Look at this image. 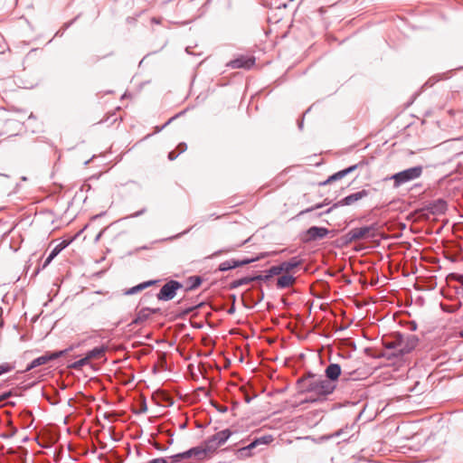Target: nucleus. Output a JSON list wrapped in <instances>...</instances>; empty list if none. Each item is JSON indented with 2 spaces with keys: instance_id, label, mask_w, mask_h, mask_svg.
<instances>
[{
  "instance_id": "nucleus-6",
  "label": "nucleus",
  "mask_w": 463,
  "mask_h": 463,
  "mask_svg": "<svg viewBox=\"0 0 463 463\" xmlns=\"http://www.w3.org/2000/svg\"><path fill=\"white\" fill-rule=\"evenodd\" d=\"M273 440L271 435H265L260 438H256L248 445H245L236 450V456L240 459L250 458L253 455L252 450L260 445H268Z\"/></svg>"
},
{
  "instance_id": "nucleus-24",
  "label": "nucleus",
  "mask_w": 463,
  "mask_h": 463,
  "mask_svg": "<svg viewBox=\"0 0 463 463\" xmlns=\"http://www.w3.org/2000/svg\"><path fill=\"white\" fill-rule=\"evenodd\" d=\"M147 318H148V314H147L146 310H141L138 312L136 318L133 320V323L140 324V323L144 322L145 320H146Z\"/></svg>"
},
{
  "instance_id": "nucleus-13",
  "label": "nucleus",
  "mask_w": 463,
  "mask_h": 463,
  "mask_svg": "<svg viewBox=\"0 0 463 463\" xmlns=\"http://www.w3.org/2000/svg\"><path fill=\"white\" fill-rule=\"evenodd\" d=\"M361 197H362V193H360V192L352 194L343 198L339 202L335 203L332 207L328 208L324 213L327 214V213H331L334 208H336L338 206L350 205V204L354 203V202H356L357 200H359Z\"/></svg>"
},
{
  "instance_id": "nucleus-28",
  "label": "nucleus",
  "mask_w": 463,
  "mask_h": 463,
  "mask_svg": "<svg viewBox=\"0 0 463 463\" xmlns=\"http://www.w3.org/2000/svg\"><path fill=\"white\" fill-rule=\"evenodd\" d=\"M234 249L233 248H225V249H222V250H216L214 251L213 254H211L210 256L206 257V259H213V258H215L217 256H220L221 254L222 253H228V252H231Z\"/></svg>"
},
{
  "instance_id": "nucleus-8",
  "label": "nucleus",
  "mask_w": 463,
  "mask_h": 463,
  "mask_svg": "<svg viewBox=\"0 0 463 463\" xmlns=\"http://www.w3.org/2000/svg\"><path fill=\"white\" fill-rule=\"evenodd\" d=\"M232 431L229 429L222 430L214 435L209 437L204 443L208 446L211 453L215 452L218 448L222 446L232 435Z\"/></svg>"
},
{
  "instance_id": "nucleus-32",
  "label": "nucleus",
  "mask_w": 463,
  "mask_h": 463,
  "mask_svg": "<svg viewBox=\"0 0 463 463\" xmlns=\"http://www.w3.org/2000/svg\"><path fill=\"white\" fill-rule=\"evenodd\" d=\"M180 154L179 153H175V151H171L169 152L168 154V159L173 161L175 160V158H177V156H179Z\"/></svg>"
},
{
  "instance_id": "nucleus-41",
  "label": "nucleus",
  "mask_w": 463,
  "mask_h": 463,
  "mask_svg": "<svg viewBox=\"0 0 463 463\" xmlns=\"http://www.w3.org/2000/svg\"><path fill=\"white\" fill-rule=\"evenodd\" d=\"M458 280L463 285V275H460Z\"/></svg>"
},
{
  "instance_id": "nucleus-40",
  "label": "nucleus",
  "mask_w": 463,
  "mask_h": 463,
  "mask_svg": "<svg viewBox=\"0 0 463 463\" xmlns=\"http://www.w3.org/2000/svg\"><path fill=\"white\" fill-rule=\"evenodd\" d=\"M355 373V371H354V372H346L345 370H344V374H347L348 376L353 375V373Z\"/></svg>"
},
{
  "instance_id": "nucleus-19",
  "label": "nucleus",
  "mask_w": 463,
  "mask_h": 463,
  "mask_svg": "<svg viewBox=\"0 0 463 463\" xmlns=\"http://www.w3.org/2000/svg\"><path fill=\"white\" fill-rule=\"evenodd\" d=\"M106 347L103 345L96 346L92 350L86 353L87 359L90 362L93 359H100L105 356Z\"/></svg>"
},
{
  "instance_id": "nucleus-34",
  "label": "nucleus",
  "mask_w": 463,
  "mask_h": 463,
  "mask_svg": "<svg viewBox=\"0 0 463 463\" xmlns=\"http://www.w3.org/2000/svg\"><path fill=\"white\" fill-rule=\"evenodd\" d=\"M147 411V407H146V402H144L141 405H140V409H139V413H144Z\"/></svg>"
},
{
  "instance_id": "nucleus-27",
  "label": "nucleus",
  "mask_w": 463,
  "mask_h": 463,
  "mask_svg": "<svg viewBox=\"0 0 463 463\" xmlns=\"http://www.w3.org/2000/svg\"><path fill=\"white\" fill-rule=\"evenodd\" d=\"M268 272L270 275V278L283 273L280 264L270 267Z\"/></svg>"
},
{
  "instance_id": "nucleus-15",
  "label": "nucleus",
  "mask_w": 463,
  "mask_h": 463,
  "mask_svg": "<svg viewBox=\"0 0 463 463\" xmlns=\"http://www.w3.org/2000/svg\"><path fill=\"white\" fill-rule=\"evenodd\" d=\"M325 373L327 380L333 383V381L336 380L340 376L342 373V369L341 366L337 364H330L326 368Z\"/></svg>"
},
{
  "instance_id": "nucleus-25",
  "label": "nucleus",
  "mask_w": 463,
  "mask_h": 463,
  "mask_svg": "<svg viewBox=\"0 0 463 463\" xmlns=\"http://www.w3.org/2000/svg\"><path fill=\"white\" fill-rule=\"evenodd\" d=\"M327 204H328V203H327L326 201H325V202H324V203H317V204H316V205H314V206H312V207H309V208H307V209H305V210L301 211V212L299 213V215H303V214L307 213H310V212H312V211H314V210L320 209V208H322L323 206L327 205Z\"/></svg>"
},
{
  "instance_id": "nucleus-17",
  "label": "nucleus",
  "mask_w": 463,
  "mask_h": 463,
  "mask_svg": "<svg viewBox=\"0 0 463 463\" xmlns=\"http://www.w3.org/2000/svg\"><path fill=\"white\" fill-rule=\"evenodd\" d=\"M300 264L301 260L298 259V257H293L288 261L281 262L280 266L284 273L289 274L291 270L298 267Z\"/></svg>"
},
{
  "instance_id": "nucleus-26",
  "label": "nucleus",
  "mask_w": 463,
  "mask_h": 463,
  "mask_svg": "<svg viewBox=\"0 0 463 463\" xmlns=\"http://www.w3.org/2000/svg\"><path fill=\"white\" fill-rule=\"evenodd\" d=\"M60 251L61 248L59 246L55 247L45 260L43 267H46Z\"/></svg>"
},
{
  "instance_id": "nucleus-31",
  "label": "nucleus",
  "mask_w": 463,
  "mask_h": 463,
  "mask_svg": "<svg viewBox=\"0 0 463 463\" xmlns=\"http://www.w3.org/2000/svg\"><path fill=\"white\" fill-rule=\"evenodd\" d=\"M148 463H167V460L164 458H157L150 460Z\"/></svg>"
},
{
  "instance_id": "nucleus-9",
  "label": "nucleus",
  "mask_w": 463,
  "mask_h": 463,
  "mask_svg": "<svg viewBox=\"0 0 463 463\" xmlns=\"http://www.w3.org/2000/svg\"><path fill=\"white\" fill-rule=\"evenodd\" d=\"M181 288H184V285L181 282L171 279L161 288L156 294V298L158 300L169 301L175 297L177 290Z\"/></svg>"
},
{
  "instance_id": "nucleus-11",
  "label": "nucleus",
  "mask_w": 463,
  "mask_h": 463,
  "mask_svg": "<svg viewBox=\"0 0 463 463\" xmlns=\"http://www.w3.org/2000/svg\"><path fill=\"white\" fill-rule=\"evenodd\" d=\"M258 260H260L259 257L251 258V259L245 258V259H242V260H234V259H232V260H225V261L222 262L219 265L218 269L220 271H227V270L238 268V267H242V266H245L247 264L252 263V262H254V261H256Z\"/></svg>"
},
{
  "instance_id": "nucleus-30",
  "label": "nucleus",
  "mask_w": 463,
  "mask_h": 463,
  "mask_svg": "<svg viewBox=\"0 0 463 463\" xmlns=\"http://www.w3.org/2000/svg\"><path fill=\"white\" fill-rule=\"evenodd\" d=\"M251 279H254V281L255 280H263V281H266L268 279H270V275L269 274V272L267 271V274L265 275H257V276H253L251 277Z\"/></svg>"
},
{
  "instance_id": "nucleus-42",
  "label": "nucleus",
  "mask_w": 463,
  "mask_h": 463,
  "mask_svg": "<svg viewBox=\"0 0 463 463\" xmlns=\"http://www.w3.org/2000/svg\"><path fill=\"white\" fill-rule=\"evenodd\" d=\"M439 204L441 206L442 209L445 207V203L443 201H439Z\"/></svg>"
},
{
  "instance_id": "nucleus-22",
  "label": "nucleus",
  "mask_w": 463,
  "mask_h": 463,
  "mask_svg": "<svg viewBox=\"0 0 463 463\" xmlns=\"http://www.w3.org/2000/svg\"><path fill=\"white\" fill-rule=\"evenodd\" d=\"M90 364L89 359H87V356L85 355L83 358L72 363L69 365V368L74 369V370H80L84 365H87Z\"/></svg>"
},
{
  "instance_id": "nucleus-47",
  "label": "nucleus",
  "mask_w": 463,
  "mask_h": 463,
  "mask_svg": "<svg viewBox=\"0 0 463 463\" xmlns=\"http://www.w3.org/2000/svg\"><path fill=\"white\" fill-rule=\"evenodd\" d=\"M460 336L463 337V330L460 332Z\"/></svg>"
},
{
  "instance_id": "nucleus-38",
  "label": "nucleus",
  "mask_w": 463,
  "mask_h": 463,
  "mask_svg": "<svg viewBox=\"0 0 463 463\" xmlns=\"http://www.w3.org/2000/svg\"><path fill=\"white\" fill-rule=\"evenodd\" d=\"M387 279H387V277H386V276H383L382 279H380V278L378 277L377 281H378V283H380V282H381V283L385 284V283H386V281H387Z\"/></svg>"
},
{
  "instance_id": "nucleus-36",
  "label": "nucleus",
  "mask_w": 463,
  "mask_h": 463,
  "mask_svg": "<svg viewBox=\"0 0 463 463\" xmlns=\"http://www.w3.org/2000/svg\"><path fill=\"white\" fill-rule=\"evenodd\" d=\"M199 306H200V305L195 306V307H189V308L185 309V310L184 311V315L189 314V313H190V312H192L193 310L196 309Z\"/></svg>"
},
{
  "instance_id": "nucleus-20",
  "label": "nucleus",
  "mask_w": 463,
  "mask_h": 463,
  "mask_svg": "<svg viewBox=\"0 0 463 463\" xmlns=\"http://www.w3.org/2000/svg\"><path fill=\"white\" fill-rule=\"evenodd\" d=\"M157 282H158V280H148V281L140 283V284L128 289L125 294L126 295L137 294V293L140 292L141 290H143V289L148 288L149 286H152Z\"/></svg>"
},
{
  "instance_id": "nucleus-46",
  "label": "nucleus",
  "mask_w": 463,
  "mask_h": 463,
  "mask_svg": "<svg viewBox=\"0 0 463 463\" xmlns=\"http://www.w3.org/2000/svg\"><path fill=\"white\" fill-rule=\"evenodd\" d=\"M191 229H188L187 231H184L183 233H187Z\"/></svg>"
},
{
  "instance_id": "nucleus-16",
  "label": "nucleus",
  "mask_w": 463,
  "mask_h": 463,
  "mask_svg": "<svg viewBox=\"0 0 463 463\" xmlns=\"http://www.w3.org/2000/svg\"><path fill=\"white\" fill-rule=\"evenodd\" d=\"M296 282V278L290 274H284L277 280L278 288H286L291 287Z\"/></svg>"
},
{
  "instance_id": "nucleus-7",
  "label": "nucleus",
  "mask_w": 463,
  "mask_h": 463,
  "mask_svg": "<svg viewBox=\"0 0 463 463\" xmlns=\"http://www.w3.org/2000/svg\"><path fill=\"white\" fill-rule=\"evenodd\" d=\"M73 350V346H70L69 348H66L61 351L57 352H46L43 355L39 356L35 359H33L25 368V372H29L38 366L46 364L50 361L58 359L64 355L65 354L69 353L70 351Z\"/></svg>"
},
{
  "instance_id": "nucleus-45",
  "label": "nucleus",
  "mask_w": 463,
  "mask_h": 463,
  "mask_svg": "<svg viewBox=\"0 0 463 463\" xmlns=\"http://www.w3.org/2000/svg\"><path fill=\"white\" fill-rule=\"evenodd\" d=\"M152 21H153L154 23L159 24V21H158V20H156V18H153V19H152Z\"/></svg>"
},
{
  "instance_id": "nucleus-35",
  "label": "nucleus",
  "mask_w": 463,
  "mask_h": 463,
  "mask_svg": "<svg viewBox=\"0 0 463 463\" xmlns=\"http://www.w3.org/2000/svg\"><path fill=\"white\" fill-rule=\"evenodd\" d=\"M173 118H170L165 125H163L162 127H156V132H160L165 126H167L171 121H172Z\"/></svg>"
},
{
  "instance_id": "nucleus-33",
  "label": "nucleus",
  "mask_w": 463,
  "mask_h": 463,
  "mask_svg": "<svg viewBox=\"0 0 463 463\" xmlns=\"http://www.w3.org/2000/svg\"><path fill=\"white\" fill-rule=\"evenodd\" d=\"M177 148L179 150L178 153L181 154L186 150L187 146H186V144L181 143L178 145Z\"/></svg>"
},
{
  "instance_id": "nucleus-43",
  "label": "nucleus",
  "mask_w": 463,
  "mask_h": 463,
  "mask_svg": "<svg viewBox=\"0 0 463 463\" xmlns=\"http://www.w3.org/2000/svg\"><path fill=\"white\" fill-rule=\"evenodd\" d=\"M6 397H8V394H5L3 396L0 397V402H2L3 400H5Z\"/></svg>"
},
{
  "instance_id": "nucleus-1",
  "label": "nucleus",
  "mask_w": 463,
  "mask_h": 463,
  "mask_svg": "<svg viewBox=\"0 0 463 463\" xmlns=\"http://www.w3.org/2000/svg\"><path fill=\"white\" fill-rule=\"evenodd\" d=\"M381 341L384 350L381 353L378 351V359L381 357L391 359L392 357L408 354L413 350L418 344V338L415 335H410L404 338L398 333L383 335Z\"/></svg>"
},
{
  "instance_id": "nucleus-18",
  "label": "nucleus",
  "mask_w": 463,
  "mask_h": 463,
  "mask_svg": "<svg viewBox=\"0 0 463 463\" xmlns=\"http://www.w3.org/2000/svg\"><path fill=\"white\" fill-rule=\"evenodd\" d=\"M202 282H203L202 277H200V276H190L185 280L184 291L188 292V291H192V290L197 288L198 287H200Z\"/></svg>"
},
{
  "instance_id": "nucleus-5",
  "label": "nucleus",
  "mask_w": 463,
  "mask_h": 463,
  "mask_svg": "<svg viewBox=\"0 0 463 463\" xmlns=\"http://www.w3.org/2000/svg\"><path fill=\"white\" fill-rule=\"evenodd\" d=\"M422 170L421 165L413 166L392 175L389 179L393 180V186L397 188L403 184L419 178L422 174Z\"/></svg>"
},
{
  "instance_id": "nucleus-14",
  "label": "nucleus",
  "mask_w": 463,
  "mask_h": 463,
  "mask_svg": "<svg viewBox=\"0 0 463 463\" xmlns=\"http://www.w3.org/2000/svg\"><path fill=\"white\" fill-rule=\"evenodd\" d=\"M357 167L356 165H351L344 170H341V171H338L337 173L330 175L326 181L320 183V185H326L327 184H330L334 181H337V180H340L342 179L343 177H345L346 175H348L349 173L353 172L354 170H355Z\"/></svg>"
},
{
  "instance_id": "nucleus-4",
  "label": "nucleus",
  "mask_w": 463,
  "mask_h": 463,
  "mask_svg": "<svg viewBox=\"0 0 463 463\" xmlns=\"http://www.w3.org/2000/svg\"><path fill=\"white\" fill-rule=\"evenodd\" d=\"M212 454L208 450V446L204 443L203 446L194 447L184 452L178 453L170 457L173 463L180 462L183 459L194 458L198 461H203Z\"/></svg>"
},
{
  "instance_id": "nucleus-29",
  "label": "nucleus",
  "mask_w": 463,
  "mask_h": 463,
  "mask_svg": "<svg viewBox=\"0 0 463 463\" xmlns=\"http://www.w3.org/2000/svg\"><path fill=\"white\" fill-rule=\"evenodd\" d=\"M378 369H381V372L378 373V380L377 383H380L382 381L380 378L389 373V370L386 365H380L378 366Z\"/></svg>"
},
{
  "instance_id": "nucleus-3",
  "label": "nucleus",
  "mask_w": 463,
  "mask_h": 463,
  "mask_svg": "<svg viewBox=\"0 0 463 463\" xmlns=\"http://www.w3.org/2000/svg\"><path fill=\"white\" fill-rule=\"evenodd\" d=\"M375 236L376 227L375 224L373 223L369 226L353 228L345 235L344 238L345 242H351L354 241H373Z\"/></svg>"
},
{
  "instance_id": "nucleus-21",
  "label": "nucleus",
  "mask_w": 463,
  "mask_h": 463,
  "mask_svg": "<svg viewBox=\"0 0 463 463\" xmlns=\"http://www.w3.org/2000/svg\"><path fill=\"white\" fill-rule=\"evenodd\" d=\"M252 281H254V279H251V277H243L239 279L233 280L230 284V288L234 289L241 286L248 285Z\"/></svg>"
},
{
  "instance_id": "nucleus-2",
  "label": "nucleus",
  "mask_w": 463,
  "mask_h": 463,
  "mask_svg": "<svg viewBox=\"0 0 463 463\" xmlns=\"http://www.w3.org/2000/svg\"><path fill=\"white\" fill-rule=\"evenodd\" d=\"M298 383L302 385L303 392L309 394L307 400L310 402L323 401L335 389L334 383L321 377L317 378L311 373L299 379Z\"/></svg>"
},
{
  "instance_id": "nucleus-37",
  "label": "nucleus",
  "mask_w": 463,
  "mask_h": 463,
  "mask_svg": "<svg viewBox=\"0 0 463 463\" xmlns=\"http://www.w3.org/2000/svg\"><path fill=\"white\" fill-rule=\"evenodd\" d=\"M382 293H383V291H381V290H378V292H377V295H378V304L380 302L383 301V298H384V296H380Z\"/></svg>"
},
{
  "instance_id": "nucleus-39",
  "label": "nucleus",
  "mask_w": 463,
  "mask_h": 463,
  "mask_svg": "<svg viewBox=\"0 0 463 463\" xmlns=\"http://www.w3.org/2000/svg\"><path fill=\"white\" fill-rule=\"evenodd\" d=\"M145 211H146V210H145V209H143V210H141V211H139V212H137L136 213L132 214V217H137V216L141 215L142 213H145Z\"/></svg>"
},
{
  "instance_id": "nucleus-12",
  "label": "nucleus",
  "mask_w": 463,
  "mask_h": 463,
  "mask_svg": "<svg viewBox=\"0 0 463 463\" xmlns=\"http://www.w3.org/2000/svg\"><path fill=\"white\" fill-rule=\"evenodd\" d=\"M329 233V231L324 227L312 226L307 231L308 241H317L325 238Z\"/></svg>"
},
{
  "instance_id": "nucleus-44",
  "label": "nucleus",
  "mask_w": 463,
  "mask_h": 463,
  "mask_svg": "<svg viewBox=\"0 0 463 463\" xmlns=\"http://www.w3.org/2000/svg\"><path fill=\"white\" fill-rule=\"evenodd\" d=\"M233 312H234V307H232V308H230L229 313L232 314Z\"/></svg>"
},
{
  "instance_id": "nucleus-23",
  "label": "nucleus",
  "mask_w": 463,
  "mask_h": 463,
  "mask_svg": "<svg viewBox=\"0 0 463 463\" xmlns=\"http://www.w3.org/2000/svg\"><path fill=\"white\" fill-rule=\"evenodd\" d=\"M15 368L13 363H3L0 364V376L4 373L12 372Z\"/></svg>"
},
{
  "instance_id": "nucleus-10",
  "label": "nucleus",
  "mask_w": 463,
  "mask_h": 463,
  "mask_svg": "<svg viewBox=\"0 0 463 463\" xmlns=\"http://www.w3.org/2000/svg\"><path fill=\"white\" fill-rule=\"evenodd\" d=\"M255 57L248 55H241L228 62V66L232 69H246L249 70L255 65Z\"/></svg>"
}]
</instances>
